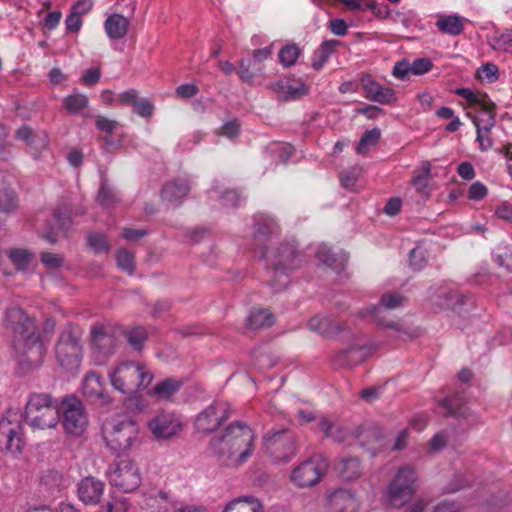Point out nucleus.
I'll return each mask as SVG.
<instances>
[{"instance_id": "obj_1", "label": "nucleus", "mask_w": 512, "mask_h": 512, "mask_svg": "<svg viewBox=\"0 0 512 512\" xmlns=\"http://www.w3.org/2000/svg\"><path fill=\"white\" fill-rule=\"evenodd\" d=\"M256 435L252 428L239 421L230 423L218 437L210 441V449L217 461L225 466L237 468L255 452Z\"/></svg>"}, {"instance_id": "obj_2", "label": "nucleus", "mask_w": 512, "mask_h": 512, "mask_svg": "<svg viewBox=\"0 0 512 512\" xmlns=\"http://www.w3.org/2000/svg\"><path fill=\"white\" fill-rule=\"evenodd\" d=\"M109 379L115 390L132 395L147 388L153 380V374L143 363L123 361L110 371Z\"/></svg>"}, {"instance_id": "obj_3", "label": "nucleus", "mask_w": 512, "mask_h": 512, "mask_svg": "<svg viewBox=\"0 0 512 512\" xmlns=\"http://www.w3.org/2000/svg\"><path fill=\"white\" fill-rule=\"evenodd\" d=\"M24 415L33 430L52 429L59 422V405L47 393H32L28 397Z\"/></svg>"}, {"instance_id": "obj_4", "label": "nucleus", "mask_w": 512, "mask_h": 512, "mask_svg": "<svg viewBox=\"0 0 512 512\" xmlns=\"http://www.w3.org/2000/svg\"><path fill=\"white\" fill-rule=\"evenodd\" d=\"M81 338L82 331L75 326H68L59 334L55 345V357L66 371L73 372L80 367L83 357Z\"/></svg>"}, {"instance_id": "obj_5", "label": "nucleus", "mask_w": 512, "mask_h": 512, "mask_svg": "<svg viewBox=\"0 0 512 512\" xmlns=\"http://www.w3.org/2000/svg\"><path fill=\"white\" fill-rule=\"evenodd\" d=\"M261 257L274 271L275 279L270 284L276 291L288 284L287 272L296 268L301 262L299 255L290 244L282 245L277 249H267Z\"/></svg>"}, {"instance_id": "obj_6", "label": "nucleus", "mask_w": 512, "mask_h": 512, "mask_svg": "<svg viewBox=\"0 0 512 512\" xmlns=\"http://www.w3.org/2000/svg\"><path fill=\"white\" fill-rule=\"evenodd\" d=\"M417 472L414 467L404 465L400 467L390 481L386 500L391 507H404L414 496L417 489Z\"/></svg>"}, {"instance_id": "obj_7", "label": "nucleus", "mask_w": 512, "mask_h": 512, "mask_svg": "<svg viewBox=\"0 0 512 512\" xmlns=\"http://www.w3.org/2000/svg\"><path fill=\"white\" fill-rule=\"evenodd\" d=\"M263 442L265 453L273 463H287L297 454L296 438L288 429L268 431Z\"/></svg>"}, {"instance_id": "obj_8", "label": "nucleus", "mask_w": 512, "mask_h": 512, "mask_svg": "<svg viewBox=\"0 0 512 512\" xmlns=\"http://www.w3.org/2000/svg\"><path fill=\"white\" fill-rule=\"evenodd\" d=\"M455 94L465 99L472 107L476 115L471 112L467 116L472 120L476 128L492 129L496 124L495 104L490 98L480 92H474L469 88H457Z\"/></svg>"}, {"instance_id": "obj_9", "label": "nucleus", "mask_w": 512, "mask_h": 512, "mask_svg": "<svg viewBox=\"0 0 512 512\" xmlns=\"http://www.w3.org/2000/svg\"><path fill=\"white\" fill-rule=\"evenodd\" d=\"M104 437L107 445L116 452H125L138 437V427L127 417H117L106 423Z\"/></svg>"}, {"instance_id": "obj_10", "label": "nucleus", "mask_w": 512, "mask_h": 512, "mask_svg": "<svg viewBox=\"0 0 512 512\" xmlns=\"http://www.w3.org/2000/svg\"><path fill=\"white\" fill-rule=\"evenodd\" d=\"M106 477L111 486L125 493L136 491L142 482L138 464L129 458L119 459L112 463L106 471Z\"/></svg>"}, {"instance_id": "obj_11", "label": "nucleus", "mask_w": 512, "mask_h": 512, "mask_svg": "<svg viewBox=\"0 0 512 512\" xmlns=\"http://www.w3.org/2000/svg\"><path fill=\"white\" fill-rule=\"evenodd\" d=\"M328 466L325 457L320 454L313 455L292 469L290 480L298 488L313 487L325 476Z\"/></svg>"}, {"instance_id": "obj_12", "label": "nucleus", "mask_w": 512, "mask_h": 512, "mask_svg": "<svg viewBox=\"0 0 512 512\" xmlns=\"http://www.w3.org/2000/svg\"><path fill=\"white\" fill-rule=\"evenodd\" d=\"M62 413V424L66 433L81 435L88 424L83 404L75 397H66L59 405V413Z\"/></svg>"}, {"instance_id": "obj_13", "label": "nucleus", "mask_w": 512, "mask_h": 512, "mask_svg": "<svg viewBox=\"0 0 512 512\" xmlns=\"http://www.w3.org/2000/svg\"><path fill=\"white\" fill-rule=\"evenodd\" d=\"M230 416V405L228 403L214 402L196 416L194 425L198 432L209 434L218 429Z\"/></svg>"}, {"instance_id": "obj_14", "label": "nucleus", "mask_w": 512, "mask_h": 512, "mask_svg": "<svg viewBox=\"0 0 512 512\" xmlns=\"http://www.w3.org/2000/svg\"><path fill=\"white\" fill-rule=\"evenodd\" d=\"M15 347L30 367H38L43 363L46 345L36 329L18 337Z\"/></svg>"}, {"instance_id": "obj_15", "label": "nucleus", "mask_w": 512, "mask_h": 512, "mask_svg": "<svg viewBox=\"0 0 512 512\" xmlns=\"http://www.w3.org/2000/svg\"><path fill=\"white\" fill-rule=\"evenodd\" d=\"M91 353L98 363L115 353L118 340L109 327L96 325L91 329Z\"/></svg>"}, {"instance_id": "obj_16", "label": "nucleus", "mask_w": 512, "mask_h": 512, "mask_svg": "<svg viewBox=\"0 0 512 512\" xmlns=\"http://www.w3.org/2000/svg\"><path fill=\"white\" fill-rule=\"evenodd\" d=\"M148 430L157 440H168L183 429L182 419L175 413L159 412L147 423Z\"/></svg>"}, {"instance_id": "obj_17", "label": "nucleus", "mask_w": 512, "mask_h": 512, "mask_svg": "<svg viewBox=\"0 0 512 512\" xmlns=\"http://www.w3.org/2000/svg\"><path fill=\"white\" fill-rule=\"evenodd\" d=\"M106 484L93 476L81 479L77 484V496L87 506H97L101 503Z\"/></svg>"}, {"instance_id": "obj_18", "label": "nucleus", "mask_w": 512, "mask_h": 512, "mask_svg": "<svg viewBox=\"0 0 512 512\" xmlns=\"http://www.w3.org/2000/svg\"><path fill=\"white\" fill-rule=\"evenodd\" d=\"M270 89L280 101L298 100L309 92V86L301 79L279 80Z\"/></svg>"}, {"instance_id": "obj_19", "label": "nucleus", "mask_w": 512, "mask_h": 512, "mask_svg": "<svg viewBox=\"0 0 512 512\" xmlns=\"http://www.w3.org/2000/svg\"><path fill=\"white\" fill-rule=\"evenodd\" d=\"M360 83L365 92V97L370 101L389 105L397 100L396 93L393 88L382 86L368 74L361 77Z\"/></svg>"}, {"instance_id": "obj_20", "label": "nucleus", "mask_w": 512, "mask_h": 512, "mask_svg": "<svg viewBox=\"0 0 512 512\" xmlns=\"http://www.w3.org/2000/svg\"><path fill=\"white\" fill-rule=\"evenodd\" d=\"M329 512H359L360 501L349 489H335L327 497Z\"/></svg>"}, {"instance_id": "obj_21", "label": "nucleus", "mask_w": 512, "mask_h": 512, "mask_svg": "<svg viewBox=\"0 0 512 512\" xmlns=\"http://www.w3.org/2000/svg\"><path fill=\"white\" fill-rule=\"evenodd\" d=\"M11 411H8L0 418V442L5 441L6 449L13 453H20L23 448V441L19 435L18 425L12 423Z\"/></svg>"}, {"instance_id": "obj_22", "label": "nucleus", "mask_w": 512, "mask_h": 512, "mask_svg": "<svg viewBox=\"0 0 512 512\" xmlns=\"http://www.w3.org/2000/svg\"><path fill=\"white\" fill-rule=\"evenodd\" d=\"M375 350L374 345L355 344L341 350L335 356L336 364L340 366L352 367L362 363Z\"/></svg>"}, {"instance_id": "obj_23", "label": "nucleus", "mask_w": 512, "mask_h": 512, "mask_svg": "<svg viewBox=\"0 0 512 512\" xmlns=\"http://www.w3.org/2000/svg\"><path fill=\"white\" fill-rule=\"evenodd\" d=\"M83 394L90 400L100 403L110 402V397L105 389L103 377L95 371L88 372L82 383Z\"/></svg>"}, {"instance_id": "obj_24", "label": "nucleus", "mask_w": 512, "mask_h": 512, "mask_svg": "<svg viewBox=\"0 0 512 512\" xmlns=\"http://www.w3.org/2000/svg\"><path fill=\"white\" fill-rule=\"evenodd\" d=\"M5 320L7 326L18 334V337L24 336L26 333L33 332L36 329L34 320L27 317L20 308L7 310Z\"/></svg>"}, {"instance_id": "obj_25", "label": "nucleus", "mask_w": 512, "mask_h": 512, "mask_svg": "<svg viewBox=\"0 0 512 512\" xmlns=\"http://www.w3.org/2000/svg\"><path fill=\"white\" fill-rule=\"evenodd\" d=\"M12 178L0 172V212L10 213L18 206V201L11 186Z\"/></svg>"}, {"instance_id": "obj_26", "label": "nucleus", "mask_w": 512, "mask_h": 512, "mask_svg": "<svg viewBox=\"0 0 512 512\" xmlns=\"http://www.w3.org/2000/svg\"><path fill=\"white\" fill-rule=\"evenodd\" d=\"M130 22L121 14H112L104 22V29L109 39H122L128 33Z\"/></svg>"}, {"instance_id": "obj_27", "label": "nucleus", "mask_w": 512, "mask_h": 512, "mask_svg": "<svg viewBox=\"0 0 512 512\" xmlns=\"http://www.w3.org/2000/svg\"><path fill=\"white\" fill-rule=\"evenodd\" d=\"M466 22V18L457 14H441L438 16L435 25L441 33L450 36H457L463 32Z\"/></svg>"}, {"instance_id": "obj_28", "label": "nucleus", "mask_w": 512, "mask_h": 512, "mask_svg": "<svg viewBox=\"0 0 512 512\" xmlns=\"http://www.w3.org/2000/svg\"><path fill=\"white\" fill-rule=\"evenodd\" d=\"M144 496L146 506L155 512L167 511L173 500L169 493L157 488L149 489Z\"/></svg>"}, {"instance_id": "obj_29", "label": "nucleus", "mask_w": 512, "mask_h": 512, "mask_svg": "<svg viewBox=\"0 0 512 512\" xmlns=\"http://www.w3.org/2000/svg\"><path fill=\"white\" fill-rule=\"evenodd\" d=\"M239 77L242 81L252 85L258 79L265 78L264 66L256 61L242 59L239 63Z\"/></svg>"}, {"instance_id": "obj_30", "label": "nucleus", "mask_w": 512, "mask_h": 512, "mask_svg": "<svg viewBox=\"0 0 512 512\" xmlns=\"http://www.w3.org/2000/svg\"><path fill=\"white\" fill-rule=\"evenodd\" d=\"M311 331L323 336H334L341 331V327L333 319L323 315L312 317L308 322Z\"/></svg>"}, {"instance_id": "obj_31", "label": "nucleus", "mask_w": 512, "mask_h": 512, "mask_svg": "<svg viewBox=\"0 0 512 512\" xmlns=\"http://www.w3.org/2000/svg\"><path fill=\"white\" fill-rule=\"evenodd\" d=\"M222 512H264V507L254 497H239L228 502Z\"/></svg>"}, {"instance_id": "obj_32", "label": "nucleus", "mask_w": 512, "mask_h": 512, "mask_svg": "<svg viewBox=\"0 0 512 512\" xmlns=\"http://www.w3.org/2000/svg\"><path fill=\"white\" fill-rule=\"evenodd\" d=\"M189 191L190 187L186 182L173 181L163 187L161 197L164 201L176 204L183 200L188 195Z\"/></svg>"}, {"instance_id": "obj_33", "label": "nucleus", "mask_w": 512, "mask_h": 512, "mask_svg": "<svg viewBox=\"0 0 512 512\" xmlns=\"http://www.w3.org/2000/svg\"><path fill=\"white\" fill-rule=\"evenodd\" d=\"M278 231L277 222L267 216V215H259L256 218V230L254 233V238L257 243H262L272 234H275Z\"/></svg>"}, {"instance_id": "obj_34", "label": "nucleus", "mask_w": 512, "mask_h": 512, "mask_svg": "<svg viewBox=\"0 0 512 512\" xmlns=\"http://www.w3.org/2000/svg\"><path fill=\"white\" fill-rule=\"evenodd\" d=\"M336 469L341 477L347 481L357 479L361 475L359 460L353 457L342 458Z\"/></svg>"}, {"instance_id": "obj_35", "label": "nucleus", "mask_w": 512, "mask_h": 512, "mask_svg": "<svg viewBox=\"0 0 512 512\" xmlns=\"http://www.w3.org/2000/svg\"><path fill=\"white\" fill-rule=\"evenodd\" d=\"M340 44L337 40H326L316 50L313 60L312 67L316 70H320L324 64L328 61L330 56L334 53L336 47Z\"/></svg>"}, {"instance_id": "obj_36", "label": "nucleus", "mask_w": 512, "mask_h": 512, "mask_svg": "<svg viewBox=\"0 0 512 512\" xmlns=\"http://www.w3.org/2000/svg\"><path fill=\"white\" fill-rule=\"evenodd\" d=\"M273 323L272 313L265 309H253L247 317V327L250 329L270 327Z\"/></svg>"}, {"instance_id": "obj_37", "label": "nucleus", "mask_w": 512, "mask_h": 512, "mask_svg": "<svg viewBox=\"0 0 512 512\" xmlns=\"http://www.w3.org/2000/svg\"><path fill=\"white\" fill-rule=\"evenodd\" d=\"M129 509L130 503L128 498L115 492H111L108 500L100 507L101 512H128Z\"/></svg>"}, {"instance_id": "obj_38", "label": "nucleus", "mask_w": 512, "mask_h": 512, "mask_svg": "<svg viewBox=\"0 0 512 512\" xmlns=\"http://www.w3.org/2000/svg\"><path fill=\"white\" fill-rule=\"evenodd\" d=\"M431 173V164L428 161L421 163L419 171H414L411 183L418 193H424L428 188Z\"/></svg>"}, {"instance_id": "obj_39", "label": "nucleus", "mask_w": 512, "mask_h": 512, "mask_svg": "<svg viewBox=\"0 0 512 512\" xmlns=\"http://www.w3.org/2000/svg\"><path fill=\"white\" fill-rule=\"evenodd\" d=\"M181 386L180 381L173 379H166L157 383L151 390V395L156 396L160 399H169L174 393H176Z\"/></svg>"}, {"instance_id": "obj_40", "label": "nucleus", "mask_w": 512, "mask_h": 512, "mask_svg": "<svg viewBox=\"0 0 512 512\" xmlns=\"http://www.w3.org/2000/svg\"><path fill=\"white\" fill-rule=\"evenodd\" d=\"M381 137V132L378 128L366 131L361 137L356 152L358 154H366L372 147L376 146Z\"/></svg>"}, {"instance_id": "obj_41", "label": "nucleus", "mask_w": 512, "mask_h": 512, "mask_svg": "<svg viewBox=\"0 0 512 512\" xmlns=\"http://www.w3.org/2000/svg\"><path fill=\"white\" fill-rule=\"evenodd\" d=\"M319 425L326 437L332 438L338 442L345 440L346 432L339 425L330 422L327 418H321Z\"/></svg>"}, {"instance_id": "obj_42", "label": "nucleus", "mask_w": 512, "mask_h": 512, "mask_svg": "<svg viewBox=\"0 0 512 512\" xmlns=\"http://www.w3.org/2000/svg\"><path fill=\"white\" fill-rule=\"evenodd\" d=\"M88 105V99L84 94H72L64 99V106L70 114H77Z\"/></svg>"}, {"instance_id": "obj_43", "label": "nucleus", "mask_w": 512, "mask_h": 512, "mask_svg": "<svg viewBox=\"0 0 512 512\" xmlns=\"http://www.w3.org/2000/svg\"><path fill=\"white\" fill-rule=\"evenodd\" d=\"M116 262L117 266L128 274H132L135 270L134 254L126 249L117 251Z\"/></svg>"}, {"instance_id": "obj_44", "label": "nucleus", "mask_w": 512, "mask_h": 512, "mask_svg": "<svg viewBox=\"0 0 512 512\" xmlns=\"http://www.w3.org/2000/svg\"><path fill=\"white\" fill-rule=\"evenodd\" d=\"M476 76L486 83H494L499 79V69L494 63H486L477 69Z\"/></svg>"}, {"instance_id": "obj_45", "label": "nucleus", "mask_w": 512, "mask_h": 512, "mask_svg": "<svg viewBox=\"0 0 512 512\" xmlns=\"http://www.w3.org/2000/svg\"><path fill=\"white\" fill-rule=\"evenodd\" d=\"M300 55L298 46L291 44L283 47L279 52V61L284 67L294 65Z\"/></svg>"}, {"instance_id": "obj_46", "label": "nucleus", "mask_w": 512, "mask_h": 512, "mask_svg": "<svg viewBox=\"0 0 512 512\" xmlns=\"http://www.w3.org/2000/svg\"><path fill=\"white\" fill-rule=\"evenodd\" d=\"M9 258L18 269L23 270L30 264L33 254L25 249H11Z\"/></svg>"}, {"instance_id": "obj_47", "label": "nucleus", "mask_w": 512, "mask_h": 512, "mask_svg": "<svg viewBox=\"0 0 512 512\" xmlns=\"http://www.w3.org/2000/svg\"><path fill=\"white\" fill-rule=\"evenodd\" d=\"M439 406L445 415L467 418L469 413L465 407L454 404L453 399L445 398L439 402Z\"/></svg>"}, {"instance_id": "obj_48", "label": "nucleus", "mask_w": 512, "mask_h": 512, "mask_svg": "<svg viewBox=\"0 0 512 512\" xmlns=\"http://www.w3.org/2000/svg\"><path fill=\"white\" fill-rule=\"evenodd\" d=\"M362 169L360 167H351L345 170L340 175V181L344 188L354 190L356 183L361 175Z\"/></svg>"}, {"instance_id": "obj_49", "label": "nucleus", "mask_w": 512, "mask_h": 512, "mask_svg": "<svg viewBox=\"0 0 512 512\" xmlns=\"http://www.w3.org/2000/svg\"><path fill=\"white\" fill-rule=\"evenodd\" d=\"M88 244L96 253L108 252L110 244L104 234L91 233L88 236Z\"/></svg>"}, {"instance_id": "obj_50", "label": "nucleus", "mask_w": 512, "mask_h": 512, "mask_svg": "<svg viewBox=\"0 0 512 512\" xmlns=\"http://www.w3.org/2000/svg\"><path fill=\"white\" fill-rule=\"evenodd\" d=\"M54 220L57 225L56 229L53 228V231L47 232L43 235V237L50 243H55L57 241L56 230L65 231L71 224L70 217L62 216L61 214H55Z\"/></svg>"}, {"instance_id": "obj_51", "label": "nucleus", "mask_w": 512, "mask_h": 512, "mask_svg": "<svg viewBox=\"0 0 512 512\" xmlns=\"http://www.w3.org/2000/svg\"><path fill=\"white\" fill-rule=\"evenodd\" d=\"M146 338L147 331L143 327H135L131 329L127 334L129 344L137 350H140L142 348Z\"/></svg>"}, {"instance_id": "obj_52", "label": "nucleus", "mask_w": 512, "mask_h": 512, "mask_svg": "<svg viewBox=\"0 0 512 512\" xmlns=\"http://www.w3.org/2000/svg\"><path fill=\"white\" fill-rule=\"evenodd\" d=\"M491 45L495 50L512 54V31H507L493 38Z\"/></svg>"}, {"instance_id": "obj_53", "label": "nucleus", "mask_w": 512, "mask_h": 512, "mask_svg": "<svg viewBox=\"0 0 512 512\" xmlns=\"http://www.w3.org/2000/svg\"><path fill=\"white\" fill-rule=\"evenodd\" d=\"M492 129L476 128V141L479 144V149L482 152L488 151L493 146V140L490 136Z\"/></svg>"}, {"instance_id": "obj_54", "label": "nucleus", "mask_w": 512, "mask_h": 512, "mask_svg": "<svg viewBox=\"0 0 512 512\" xmlns=\"http://www.w3.org/2000/svg\"><path fill=\"white\" fill-rule=\"evenodd\" d=\"M116 198L113 189L106 182H103L98 192L97 201L102 205L108 206L115 202Z\"/></svg>"}, {"instance_id": "obj_55", "label": "nucleus", "mask_w": 512, "mask_h": 512, "mask_svg": "<svg viewBox=\"0 0 512 512\" xmlns=\"http://www.w3.org/2000/svg\"><path fill=\"white\" fill-rule=\"evenodd\" d=\"M487 194V187L479 181L472 183L468 189V198L470 200L480 201L485 198Z\"/></svg>"}, {"instance_id": "obj_56", "label": "nucleus", "mask_w": 512, "mask_h": 512, "mask_svg": "<svg viewBox=\"0 0 512 512\" xmlns=\"http://www.w3.org/2000/svg\"><path fill=\"white\" fill-rule=\"evenodd\" d=\"M433 67V63L428 58H418L411 63L413 75H423L429 72Z\"/></svg>"}, {"instance_id": "obj_57", "label": "nucleus", "mask_w": 512, "mask_h": 512, "mask_svg": "<svg viewBox=\"0 0 512 512\" xmlns=\"http://www.w3.org/2000/svg\"><path fill=\"white\" fill-rule=\"evenodd\" d=\"M411 63L408 61H399L397 62L392 70V75L395 78L406 80L409 78V76L412 74Z\"/></svg>"}, {"instance_id": "obj_58", "label": "nucleus", "mask_w": 512, "mask_h": 512, "mask_svg": "<svg viewBox=\"0 0 512 512\" xmlns=\"http://www.w3.org/2000/svg\"><path fill=\"white\" fill-rule=\"evenodd\" d=\"M404 302V298L396 294H384L380 299V306L386 309H395L400 307Z\"/></svg>"}, {"instance_id": "obj_59", "label": "nucleus", "mask_w": 512, "mask_h": 512, "mask_svg": "<svg viewBox=\"0 0 512 512\" xmlns=\"http://www.w3.org/2000/svg\"><path fill=\"white\" fill-rule=\"evenodd\" d=\"M133 111L137 115L144 117V118H150L153 115L154 112V106L153 104L148 100H139L136 102V104L133 106Z\"/></svg>"}, {"instance_id": "obj_60", "label": "nucleus", "mask_w": 512, "mask_h": 512, "mask_svg": "<svg viewBox=\"0 0 512 512\" xmlns=\"http://www.w3.org/2000/svg\"><path fill=\"white\" fill-rule=\"evenodd\" d=\"M316 257L321 263L329 267H332L335 263V257L326 245H320L317 248Z\"/></svg>"}, {"instance_id": "obj_61", "label": "nucleus", "mask_w": 512, "mask_h": 512, "mask_svg": "<svg viewBox=\"0 0 512 512\" xmlns=\"http://www.w3.org/2000/svg\"><path fill=\"white\" fill-rule=\"evenodd\" d=\"M41 261L49 269L58 268L63 264L62 256L49 252L42 253Z\"/></svg>"}, {"instance_id": "obj_62", "label": "nucleus", "mask_w": 512, "mask_h": 512, "mask_svg": "<svg viewBox=\"0 0 512 512\" xmlns=\"http://www.w3.org/2000/svg\"><path fill=\"white\" fill-rule=\"evenodd\" d=\"M494 213L499 219L512 221V203L508 201L500 202L495 207Z\"/></svg>"}, {"instance_id": "obj_63", "label": "nucleus", "mask_w": 512, "mask_h": 512, "mask_svg": "<svg viewBox=\"0 0 512 512\" xmlns=\"http://www.w3.org/2000/svg\"><path fill=\"white\" fill-rule=\"evenodd\" d=\"M409 262L410 266L414 270L421 269L425 265V257L423 251L419 248L412 249L409 254Z\"/></svg>"}, {"instance_id": "obj_64", "label": "nucleus", "mask_w": 512, "mask_h": 512, "mask_svg": "<svg viewBox=\"0 0 512 512\" xmlns=\"http://www.w3.org/2000/svg\"><path fill=\"white\" fill-rule=\"evenodd\" d=\"M198 92V87L193 83L182 84L176 88V95L184 99L192 98L197 95Z\"/></svg>"}]
</instances>
